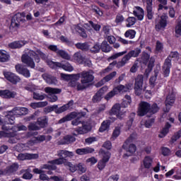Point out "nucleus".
<instances>
[{
    "label": "nucleus",
    "mask_w": 181,
    "mask_h": 181,
    "mask_svg": "<svg viewBox=\"0 0 181 181\" xmlns=\"http://www.w3.org/2000/svg\"><path fill=\"white\" fill-rule=\"evenodd\" d=\"M103 32L105 35V36H110V33L111 32V26L110 25H103Z\"/></svg>",
    "instance_id": "0e129e2a"
},
{
    "label": "nucleus",
    "mask_w": 181,
    "mask_h": 181,
    "mask_svg": "<svg viewBox=\"0 0 181 181\" xmlns=\"http://www.w3.org/2000/svg\"><path fill=\"white\" fill-rule=\"evenodd\" d=\"M81 84H78V91L88 88L94 81V71L92 70L83 71L80 74Z\"/></svg>",
    "instance_id": "20e7f679"
},
{
    "label": "nucleus",
    "mask_w": 181,
    "mask_h": 181,
    "mask_svg": "<svg viewBox=\"0 0 181 181\" xmlns=\"http://www.w3.org/2000/svg\"><path fill=\"white\" fill-rule=\"evenodd\" d=\"M99 155H100L102 159L98 161L97 164V168L98 169H99V170H104L105 166H107V163H108V162L110 161V159L111 158V153L100 149L99 151Z\"/></svg>",
    "instance_id": "1a4fd4ad"
},
{
    "label": "nucleus",
    "mask_w": 181,
    "mask_h": 181,
    "mask_svg": "<svg viewBox=\"0 0 181 181\" xmlns=\"http://www.w3.org/2000/svg\"><path fill=\"white\" fill-rule=\"evenodd\" d=\"M175 103V93L171 92L170 94L168 95L166 100H165V106L166 107H169L171 105H173Z\"/></svg>",
    "instance_id": "cd10ccee"
},
{
    "label": "nucleus",
    "mask_w": 181,
    "mask_h": 181,
    "mask_svg": "<svg viewBox=\"0 0 181 181\" xmlns=\"http://www.w3.org/2000/svg\"><path fill=\"white\" fill-rule=\"evenodd\" d=\"M146 11L147 18L148 19V21H152V19H153V15H155V13L153 12V11H152V6H146Z\"/></svg>",
    "instance_id": "de8ad7c7"
},
{
    "label": "nucleus",
    "mask_w": 181,
    "mask_h": 181,
    "mask_svg": "<svg viewBox=\"0 0 181 181\" xmlns=\"http://www.w3.org/2000/svg\"><path fill=\"white\" fill-rule=\"evenodd\" d=\"M71 29L73 33H76V32L80 33V32H81V30H83V28H81L80 25H74L71 27Z\"/></svg>",
    "instance_id": "680f3d73"
},
{
    "label": "nucleus",
    "mask_w": 181,
    "mask_h": 181,
    "mask_svg": "<svg viewBox=\"0 0 181 181\" xmlns=\"http://www.w3.org/2000/svg\"><path fill=\"white\" fill-rule=\"evenodd\" d=\"M0 97L6 99L15 98L16 97V92L9 90H0Z\"/></svg>",
    "instance_id": "aec40b11"
},
{
    "label": "nucleus",
    "mask_w": 181,
    "mask_h": 181,
    "mask_svg": "<svg viewBox=\"0 0 181 181\" xmlns=\"http://www.w3.org/2000/svg\"><path fill=\"white\" fill-rule=\"evenodd\" d=\"M133 13L139 21H143L144 16H145V11H144V8L140 6H135L134 8Z\"/></svg>",
    "instance_id": "412c9836"
},
{
    "label": "nucleus",
    "mask_w": 181,
    "mask_h": 181,
    "mask_svg": "<svg viewBox=\"0 0 181 181\" xmlns=\"http://www.w3.org/2000/svg\"><path fill=\"white\" fill-rule=\"evenodd\" d=\"M42 78L47 83V84L56 85L57 84V79L56 77L49 75L48 74H43L42 75Z\"/></svg>",
    "instance_id": "b1692460"
},
{
    "label": "nucleus",
    "mask_w": 181,
    "mask_h": 181,
    "mask_svg": "<svg viewBox=\"0 0 181 181\" xmlns=\"http://www.w3.org/2000/svg\"><path fill=\"white\" fill-rule=\"evenodd\" d=\"M115 91H116V93L118 94L119 93H121L122 91L123 93H125L128 91V88L124 85H119L113 88Z\"/></svg>",
    "instance_id": "c03bdc74"
},
{
    "label": "nucleus",
    "mask_w": 181,
    "mask_h": 181,
    "mask_svg": "<svg viewBox=\"0 0 181 181\" xmlns=\"http://www.w3.org/2000/svg\"><path fill=\"white\" fill-rule=\"evenodd\" d=\"M58 56H60L62 59H64L65 60H70L71 57L69 55V53L66 52L64 50H59L57 53Z\"/></svg>",
    "instance_id": "37998d69"
},
{
    "label": "nucleus",
    "mask_w": 181,
    "mask_h": 181,
    "mask_svg": "<svg viewBox=\"0 0 181 181\" xmlns=\"http://www.w3.org/2000/svg\"><path fill=\"white\" fill-rule=\"evenodd\" d=\"M175 36L176 37L181 36V21H178L175 26Z\"/></svg>",
    "instance_id": "5fc2aeb1"
},
{
    "label": "nucleus",
    "mask_w": 181,
    "mask_h": 181,
    "mask_svg": "<svg viewBox=\"0 0 181 181\" xmlns=\"http://www.w3.org/2000/svg\"><path fill=\"white\" fill-rule=\"evenodd\" d=\"M18 18H19V16L12 18L11 28H19L21 26V23L17 21Z\"/></svg>",
    "instance_id": "3c124183"
},
{
    "label": "nucleus",
    "mask_w": 181,
    "mask_h": 181,
    "mask_svg": "<svg viewBox=\"0 0 181 181\" xmlns=\"http://www.w3.org/2000/svg\"><path fill=\"white\" fill-rule=\"evenodd\" d=\"M76 142V138L71 134L64 136L63 139L59 141L60 145H70Z\"/></svg>",
    "instance_id": "6ab92c4d"
},
{
    "label": "nucleus",
    "mask_w": 181,
    "mask_h": 181,
    "mask_svg": "<svg viewBox=\"0 0 181 181\" xmlns=\"http://www.w3.org/2000/svg\"><path fill=\"white\" fill-rule=\"evenodd\" d=\"M126 23L127 28H131V26H134V25L136 23V18H135V17H129L127 18Z\"/></svg>",
    "instance_id": "a18cd8bd"
},
{
    "label": "nucleus",
    "mask_w": 181,
    "mask_h": 181,
    "mask_svg": "<svg viewBox=\"0 0 181 181\" xmlns=\"http://www.w3.org/2000/svg\"><path fill=\"white\" fill-rule=\"evenodd\" d=\"M44 141H46V136L45 135H40L36 137H33L29 141V145H35V144H40L42 142H44Z\"/></svg>",
    "instance_id": "393cba45"
},
{
    "label": "nucleus",
    "mask_w": 181,
    "mask_h": 181,
    "mask_svg": "<svg viewBox=\"0 0 181 181\" xmlns=\"http://www.w3.org/2000/svg\"><path fill=\"white\" fill-rule=\"evenodd\" d=\"M21 173H23V179H25L27 180H30L33 177V175L30 173L29 170H22Z\"/></svg>",
    "instance_id": "79ce46f5"
},
{
    "label": "nucleus",
    "mask_w": 181,
    "mask_h": 181,
    "mask_svg": "<svg viewBox=\"0 0 181 181\" xmlns=\"http://www.w3.org/2000/svg\"><path fill=\"white\" fill-rule=\"evenodd\" d=\"M15 136V133L12 130L6 131L2 129L0 131V138H13Z\"/></svg>",
    "instance_id": "473e14b6"
},
{
    "label": "nucleus",
    "mask_w": 181,
    "mask_h": 181,
    "mask_svg": "<svg viewBox=\"0 0 181 181\" xmlns=\"http://www.w3.org/2000/svg\"><path fill=\"white\" fill-rule=\"evenodd\" d=\"M18 169H19V164H18L17 163H14L11 165L8 166L5 169L4 173H6V175H11V173H15V172L18 171Z\"/></svg>",
    "instance_id": "a878e982"
},
{
    "label": "nucleus",
    "mask_w": 181,
    "mask_h": 181,
    "mask_svg": "<svg viewBox=\"0 0 181 181\" xmlns=\"http://www.w3.org/2000/svg\"><path fill=\"white\" fill-rule=\"evenodd\" d=\"M117 76V71H113L109 74L108 75L105 76L102 80L98 82L95 84V87H101L104 86L105 83H108V81H111L114 77Z\"/></svg>",
    "instance_id": "f3484780"
},
{
    "label": "nucleus",
    "mask_w": 181,
    "mask_h": 181,
    "mask_svg": "<svg viewBox=\"0 0 181 181\" xmlns=\"http://www.w3.org/2000/svg\"><path fill=\"white\" fill-rule=\"evenodd\" d=\"M10 56L8 54V52L4 49H0V62L1 63H6L9 62Z\"/></svg>",
    "instance_id": "2f4dec72"
},
{
    "label": "nucleus",
    "mask_w": 181,
    "mask_h": 181,
    "mask_svg": "<svg viewBox=\"0 0 181 181\" xmlns=\"http://www.w3.org/2000/svg\"><path fill=\"white\" fill-rule=\"evenodd\" d=\"M26 43V41L23 40L15 41L8 44V46L11 47V49H21V47L25 46Z\"/></svg>",
    "instance_id": "c85d7f7f"
},
{
    "label": "nucleus",
    "mask_w": 181,
    "mask_h": 181,
    "mask_svg": "<svg viewBox=\"0 0 181 181\" xmlns=\"http://www.w3.org/2000/svg\"><path fill=\"white\" fill-rule=\"evenodd\" d=\"M89 50L91 53H98L101 50V45L98 43H95L93 45H90Z\"/></svg>",
    "instance_id": "a19ab883"
},
{
    "label": "nucleus",
    "mask_w": 181,
    "mask_h": 181,
    "mask_svg": "<svg viewBox=\"0 0 181 181\" xmlns=\"http://www.w3.org/2000/svg\"><path fill=\"white\" fill-rule=\"evenodd\" d=\"M172 126L169 123H166L165 127L161 130L160 134L158 135L159 138H165L169 132V129Z\"/></svg>",
    "instance_id": "4c0bfd02"
},
{
    "label": "nucleus",
    "mask_w": 181,
    "mask_h": 181,
    "mask_svg": "<svg viewBox=\"0 0 181 181\" xmlns=\"http://www.w3.org/2000/svg\"><path fill=\"white\" fill-rule=\"evenodd\" d=\"M31 56H35V63L40 62V58L45 60L51 69H63L65 71H73L74 68L68 62L62 61V62H54L47 59V54L43 53L42 51H37V52H31ZM40 56V57H39Z\"/></svg>",
    "instance_id": "f257e3e1"
},
{
    "label": "nucleus",
    "mask_w": 181,
    "mask_h": 181,
    "mask_svg": "<svg viewBox=\"0 0 181 181\" xmlns=\"http://www.w3.org/2000/svg\"><path fill=\"white\" fill-rule=\"evenodd\" d=\"M168 26V16H161L160 19L156 20L155 29L157 32L163 30Z\"/></svg>",
    "instance_id": "4468645a"
},
{
    "label": "nucleus",
    "mask_w": 181,
    "mask_h": 181,
    "mask_svg": "<svg viewBox=\"0 0 181 181\" xmlns=\"http://www.w3.org/2000/svg\"><path fill=\"white\" fill-rule=\"evenodd\" d=\"M33 52L34 53H37V52H40V49H37V51H29L28 55V54H23L21 57V62L23 63V64H25L27 67H30V69H35L36 67V65L35 64V62H36V59L35 58V56L31 55L30 53ZM35 61H33V59Z\"/></svg>",
    "instance_id": "9d476101"
},
{
    "label": "nucleus",
    "mask_w": 181,
    "mask_h": 181,
    "mask_svg": "<svg viewBox=\"0 0 181 181\" xmlns=\"http://www.w3.org/2000/svg\"><path fill=\"white\" fill-rule=\"evenodd\" d=\"M18 16H19V18H17V21L20 23H24V22H25V17L26 16V13H25L24 12L17 13L16 15L13 16V18H16Z\"/></svg>",
    "instance_id": "ea45409f"
},
{
    "label": "nucleus",
    "mask_w": 181,
    "mask_h": 181,
    "mask_svg": "<svg viewBox=\"0 0 181 181\" xmlns=\"http://www.w3.org/2000/svg\"><path fill=\"white\" fill-rule=\"evenodd\" d=\"M44 91L48 95L47 98L50 103H56L59 100L56 94H60L62 89L57 88L46 87Z\"/></svg>",
    "instance_id": "9b49d317"
},
{
    "label": "nucleus",
    "mask_w": 181,
    "mask_h": 181,
    "mask_svg": "<svg viewBox=\"0 0 181 181\" xmlns=\"http://www.w3.org/2000/svg\"><path fill=\"white\" fill-rule=\"evenodd\" d=\"M39 154L37 153H20L18 156V160H30L31 159H37Z\"/></svg>",
    "instance_id": "a211bd4d"
},
{
    "label": "nucleus",
    "mask_w": 181,
    "mask_h": 181,
    "mask_svg": "<svg viewBox=\"0 0 181 181\" xmlns=\"http://www.w3.org/2000/svg\"><path fill=\"white\" fill-rule=\"evenodd\" d=\"M110 114L116 115L118 119H123V118H125L127 111H125V110H121V105L119 103H116L112 106L110 110Z\"/></svg>",
    "instance_id": "f8f14e48"
},
{
    "label": "nucleus",
    "mask_w": 181,
    "mask_h": 181,
    "mask_svg": "<svg viewBox=\"0 0 181 181\" xmlns=\"http://www.w3.org/2000/svg\"><path fill=\"white\" fill-rule=\"evenodd\" d=\"M77 49H80L81 50H83L84 52H87L90 50V47H91V44L88 42H78L75 45Z\"/></svg>",
    "instance_id": "7c9ffc66"
},
{
    "label": "nucleus",
    "mask_w": 181,
    "mask_h": 181,
    "mask_svg": "<svg viewBox=\"0 0 181 181\" xmlns=\"http://www.w3.org/2000/svg\"><path fill=\"white\" fill-rule=\"evenodd\" d=\"M115 95H117V91L112 89L105 96V98L107 100V101H108L111 100V98H112L113 97H115Z\"/></svg>",
    "instance_id": "4d7b16f0"
},
{
    "label": "nucleus",
    "mask_w": 181,
    "mask_h": 181,
    "mask_svg": "<svg viewBox=\"0 0 181 181\" xmlns=\"http://www.w3.org/2000/svg\"><path fill=\"white\" fill-rule=\"evenodd\" d=\"M95 152V149L91 147H86L82 148H77L76 150V153L77 155L83 156V155H88V153H93Z\"/></svg>",
    "instance_id": "4be33fe9"
},
{
    "label": "nucleus",
    "mask_w": 181,
    "mask_h": 181,
    "mask_svg": "<svg viewBox=\"0 0 181 181\" xmlns=\"http://www.w3.org/2000/svg\"><path fill=\"white\" fill-rule=\"evenodd\" d=\"M28 129L29 131H39L40 127L37 126V123H30L28 125Z\"/></svg>",
    "instance_id": "bf43d9fd"
},
{
    "label": "nucleus",
    "mask_w": 181,
    "mask_h": 181,
    "mask_svg": "<svg viewBox=\"0 0 181 181\" xmlns=\"http://www.w3.org/2000/svg\"><path fill=\"white\" fill-rule=\"evenodd\" d=\"M4 76L12 84H18L21 81V77L12 72L4 71Z\"/></svg>",
    "instance_id": "2eb2a0df"
},
{
    "label": "nucleus",
    "mask_w": 181,
    "mask_h": 181,
    "mask_svg": "<svg viewBox=\"0 0 181 181\" xmlns=\"http://www.w3.org/2000/svg\"><path fill=\"white\" fill-rule=\"evenodd\" d=\"M74 60L77 62V63H81V62H83V56H81L80 52H76L74 54Z\"/></svg>",
    "instance_id": "13d9d810"
},
{
    "label": "nucleus",
    "mask_w": 181,
    "mask_h": 181,
    "mask_svg": "<svg viewBox=\"0 0 181 181\" xmlns=\"http://www.w3.org/2000/svg\"><path fill=\"white\" fill-rule=\"evenodd\" d=\"M100 49L102 52H104L105 53H109V52L112 50V47H110V44H108L107 41L104 40L101 43Z\"/></svg>",
    "instance_id": "72a5a7b5"
},
{
    "label": "nucleus",
    "mask_w": 181,
    "mask_h": 181,
    "mask_svg": "<svg viewBox=\"0 0 181 181\" xmlns=\"http://www.w3.org/2000/svg\"><path fill=\"white\" fill-rule=\"evenodd\" d=\"M159 111L158 104L153 103L152 105L146 101H141L139 104L137 115L139 117H145L146 114H156Z\"/></svg>",
    "instance_id": "39448f33"
},
{
    "label": "nucleus",
    "mask_w": 181,
    "mask_h": 181,
    "mask_svg": "<svg viewBox=\"0 0 181 181\" xmlns=\"http://www.w3.org/2000/svg\"><path fill=\"white\" fill-rule=\"evenodd\" d=\"M136 35V31L134 30H128L125 32L124 36L129 39H134Z\"/></svg>",
    "instance_id": "49530a36"
},
{
    "label": "nucleus",
    "mask_w": 181,
    "mask_h": 181,
    "mask_svg": "<svg viewBox=\"0 0 181 181\" xmlns=\"http://www.w3.org/2000/svg\"><path fill=\"white\" fill-rule=\"evenodd\" d=\"M74 117H76V119H73ZM86 117L85 112H81L76 115V113H71L70 115L62 118L59 120V124H63L64 122H66V121H71V124L77 127V125H80V124H82L81 119Z\"/></svg>",
    "instance_id": "6e6552de"
},
{
    "label": "nucleus",
    "mask_w": 181,
    "mask_h": 181,
    "mask_svg": "<svg viewBox=\"0 0 181 181\" xmlns=\"http://www.w3.org/2000/svg\"><path fill=\"white\" fill-rule=\"evenodd\" d=\"M141 52L142 49H141L139 47H136L134 49L129 51L127 54L129 57H130V59H132V57H138Z\"/></svg>",
    "instance_id": "f704fd0d"
},
{
    "label": "nucleus",
    "mask_w": 181,
    "mask_h": 181,
    "mask_svg": "<svg viewBox=\"0 0 181 181\" xmlns=\"http://www.w3.org/2000/svg\"><path fill=\"white\" fill-rule=\"evenodd\" d=\"M16 71L18 74H21L26 78H29L30 77V71L28 69V68H25L22 66L21 64H18L15 66Z\"/></svg>",
    "instance_id": "dca6fc26"
},
{
    "label": "nucleus",
    "mask_w": 181,
    "mask_h": 181,
    "mask_svg": "<svg viewBox=\"0 0 181 181\" xmlns=\"http://www.w3.org/2000/svg\"><path fill=\"white\" fill-rule=\"evenodd\" d=\"M153 162V161L151 157L146 156L143 161V165H144V169H151Z\"/></svg>",
    "instance_id": "c9c22d12"
},
{
    "label": "nucleus",
    "mask_w": 181,
    "mask_h": 181,
    "mask_svg": "<svg viewBox=\"0 0 181 181\" xmlns=\"http://www.w3.org/2000/svg\"><path fill=\"white\" fill-rule=\"evenodd\" d=\"M156 50L158 53H160L163 50V44H162L160 42L157 41L156 45Z\"/></svg>",
    "instance_id": "338daca9"
},
{
    "label": "nucleus",
    "mask_w": 181,
    "mask_h": 181,
    "mask_svg": "<svg viewBox=\"0 0 181 181\" xmlns=\"http://www.w3.org/2000/svg\"><path fill=\"white\" fill-rule=\"evenodd\" d=\"M14 115H26L28 114V108L16 107L12 110Z\"/></svg>",
    "instance_id": "bb28decb"
},
{
    "label": "nucleus",
    "mask_w": 181,
    "mask_h": 181,
    "mask_svg": "<svg viewBox=\"0 0 181 181\" xmlns=\"http://www.w3.org/2000/svg\"><path fill=\"white\" fill-rule=\"evenodd\" d=\"M15 124V117L7 115L4 117V119L0 117V125H1V129L4 131H12L13 134H14V136H16V132L18 131H26L28 127L25 125L21 126H9Z\"/></svg>",
    "instance_id": "7ed1b4c3"
},
{
    "label": "nucleus",
    "mask_w": 181,
    "mask_h": 181,
    "mask_svg": "<svg viewBox=\"0 0 181 181\" xmlns=\"http://www.w3.org/2000/svg\"><path fill=\"white\" fill-rule=\"evenodd\" d=\"M150 56L146 52H143L141 56V62L144 64H147L148 62L149 61Z\"/></svg>",
    "instance_id": "052dcab7"
},
{
    "label": "nucleus",
    "mask_w": 181,
    "mask_h": 181,
    "mask_svg": "<svg viewBox=\"0 0 181 181\" xmlns=\"http://www.w3.org/2000/svg\"><path fill=\"white\" fill-rule=\"evenodd\" d=\"M127 53H128V51H127V50H124L121 52H117V53L112 54L110 57V60H115V59H118V57H121V56H124V54H127Z\"/></svg>",
    "instance_id": "8fccbe9b"
},
{
    "label": "nucleus",
    "mask_w": 181,
    "mask_h": 181,
    "mask_svg": "<svg viewBox=\"0 0 181 181\" xmlns=\"http://www.w3.org/2000/svg\"><path fill=\"white\" fill-rule=\"evenodd\" d=\"M77 169L79 171V173H85V172L87 170L86 165L81 163L77 165Z\"/></svg>",
    "instance_id": "e2e57ef3"
},
{
    "label": "nucleus",
    "mask_w": 181,
    "mask_h": 181,
    "mask_svg": "<svg viewBox=\"0 0 181 181\" xmlns=\"http://www.w3.org/2000/svg\"><path fill=\"white\" fill-rule=\"evenodd\" d=\"M47 101L43 102H37V103H30V107L36 110V108H42L43 107H46L47 105Z\"/></svg>",
    "instance_id": "e433bc0d"
},
{
    "label": "nucleus",
    "mask_w": 181,
    "mask_h": 181,
    "mask_svg": "<svg viewBox=\"0 0 181 181\" xmlns=\"http://www.w3.org/2000/svg\"><path fill=\"white\" fill-rule=\"evenodd\" d=\"M144 84V76L139 75L136 78L135 84H134V91L136 95H141L143 91H144V88H142V85Z\"/></svg>",
    "instance_id": "ddd939ff"
},
{
    "label": "nucleus",
    "mask_w": 181,
    "mask_h": 181,
    "mask_svg": "<svg viewBox=\"0 0 181 181\" xmlns=\"http://www.w3.org/2000/svg\"><path fill=\"white\" fill-rule=\"evenodd\" d=\"M81 181H91L90 174H85L81 176Z\"/></svg>",
    "instance_id": "774afa93"
},
{
    "label": "nucleus",
    "mask_w": 181,
    "mask_h": 181,
    "mask_svg": "<svg viewBox=\"0 0 181 181\" xmlns=\"http://www.w3.org/2000/svg\"><path fill=\"white\" fill-rule=\"evenodd\" d=\"M170 59L177 60L179 59V52L177 51L171 52L165 60L163 66V73L165 77H169V74H170V68L172 67V59Z\"/></svg>",
    "instance_id": "0eeeda50"
},
{
    "label": "nucleus",
    "mask_w": 181,
    "mask_h": 181,
    "mask_svg": "<svg viewBox=\"0 0 181 181\" xmlns=\"http://www.w3.org/2000/svg\"><path fill=\"white\" fill-rule=\"evenodd\" d=\"M129 60H131V58L129 56H128V54H127L122 58V59L119 62H118L117 69H121V67H124L125 64H128Z\"/></svg>",
    "instance_id": "c756f323"
},
{
    "label": "nucleus",
    "mask_w": 181,
    "mask_h": 181,
    "mask_svg": "<svg viewBox=\"0 0 181 181\" xmlns=\"http://www.w3.org/2000/svg\"><path fill=\"white\" fill-rule=\"evenodd\" d=\"M36 124L37 125H38L40 129L46 128V127H47L49 124V118L47 117V116H42L41 117H39L37 119Z\"/></svg>",
    "instance_id": "5701e85b"
},
{
    "label": "nucleus",
    "mask_w": 181,
    "mask_h": 181,
    "mask_svg": "<svg viewBox=\"0 0 181 181\" xmlns=\"http://www.w3.org/2000/svg\"><path fill=\"white\" fill-rule=\"evenodd\" d=\"M135 136H136L135 134H131L123 144V149L127 152L124 154V158H127V156H132V155L136 152V146L134 144H131V142H133L134 139H135Z\"/></svg>",
    "instance_id": "423d86ee"
},
{
    "label": "nucleus",
    "mask_w": 181,
    "mask_h": 181,
    "mask_svg": "<svg viewBox=\"0 0 181 181\" xmlns=\"http://www.w3.org/2000/svg\"><path fill=\"white\" fill-rule=\"evenodd\" d=\"M53 160L48 161L49 164H45L42 165V169H47V170H56L57 169V166H56V163H52Z\"/></svg>",
    "instance_id": "58836bf2"
},
{
    "label": "nucleus",
    "mask_w": 181,
    "mask_h": 181,
    "mask_svg": "<svg viewBox=\"0 0 181 181\" xmlns=\"http://www.w3.org/2000/svg\"><path fill=\"white\" fill-rule=\"evenodd\" d=\"M57 156L59 158L54 159L50 161V163H55L56 165H64V166H69V170L74 173L77 170V165H74L71 163L67 161L66 158H73L74 156V153L73 151H69L67 150H59L57 151Z\"/></svg>",
    "instance_id": "f03ea898"
},
{
    "label": "nucleus",
    "mask_w": 181,
    "mask_h": 181,
    "mask_svg": "<svg viewBox=\"0 0 181 181\" xmlns=\"http://www.w3.org/2000/svg\"><path fill=\"white\" fill-rule=\"evenodd\" d=\"M82 127L86 130V132H88L89 131H91V123L90 122H83Z\"/></svg>",
    "instance_id": "69168bd1"
},
{
    "label": "nucleus",
    "mask_w": 181,
    "mask_h": 181,
    "mask_svg": "<svg viewBox=\"0 0 181 181\" xmlns=\"http://www.w3.org/2000/svg\"><path fill=\"white\" fill-rule=\"evenodd\" d=\"M103 98V94L98 91L95 95L93 97L92 101L93 103H100V100Z\"/></svg>",
    "instance_id": "603ef678"
},
{
    "label": "nucleus",
    "mask_w": 181,
    "mask_h": 181,
    "mask_svg": "<svg viewBox=\"0 0 181 181\" xmlns=\"http://www.w3.org/2000/svg\"><path fill=\"white\" fill-rule=\"evenodd\" d=\"M67 110H69V105H64L60 107H57V110H55V113L62 114V112H64V111H67Z\"/></svg>",
    "instance_id": "864d4df0"
},
{
    "label": "nucleus",
    "mask_w": 181,
    "mask_h": 181,
    "mask_svg": "<svg viewBox=\"0 0 181 181\" xmlns=\"http://www.w3.org/2000/svg\"><path fill=\"white\" fill-rule=\"evenodd\" d=\"M108 121H103L101 124V126L99 129L100 132H104V131H107L108 129Z\"/></svg>",
    "instance_id": "6e6d98bb"
},
{
    "label": "nucleus",
    "mask_w": 181,
    "mask_h": 181,
    "mask_svg": "<svg viewBox=\"0 0 181 181\" xmlns=\"http://www.w3.org/2000/svg\"><path fill=\"white\" fill-rule=\"evenodd\" d=\"M124 98L125 99L122 103V106H123L124 108H127V107H128V105H129V104L132 103L131 96L127 95H125Z\"/></svg>",
    "instance_id": "09e8293b"
}]
</instances>
